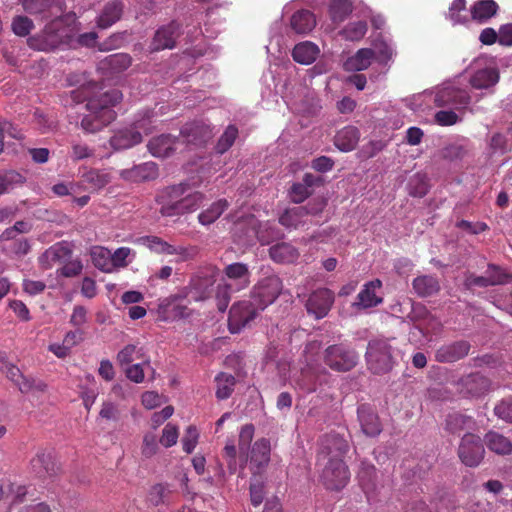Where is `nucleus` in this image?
<instances>
[{"mask_svg":"<svg viewBox=\"0 0 512 512\" xmlns=\"http://www.w3.org/2000/svg\"><path fill=\"white\" fill-rule=\"evenodd\" d=\"M358 478L368 502L375 500L379 488L376 468L373 465H364L359 471Z\"/></svg>","mask_w":512,"mask_h":512,"instance_id":"a878e982","label":"nucleus"},{"mask_svg":"<svg viewBox=\"0 0 512 512\" xmlns=\"http://www.w3.org/2000/svg\"><path fill=\"white\" fill-rule=\"evenodd\" d=\"M409 194L413 197L422 198L428 193V183L426 177L420 174L414 175L408 184Z\"/></svg>","mask_w":512,"mask_h":512,"instance_id":"6e6d98bb","label":"nucleus"},{"mask_svg":"<svg viewBox=\"0 0 512 512\" xmlns=\"http://www.w3.org/2000/svg\"><path fill=\"white\" fill-rule=\"evenodd\" d=\"M485 446L480 436L466 433L461 438L457 455L462 464L469 468L478 467L485 457Z\"/></svg>","mask_w":512,"mask_h":512,"instance_id":"6e6552de","label":"nucleus"},{"mask_svg":"<svg viewBox=\"0 0 512 512\" xmlns=\"http://www.w3.org/2000/svg\"><path fill=\"white\" fill-rule=\"evenodd\" d=\"M455 385L459 395L467 399L482 398L487 395L492 388L491 380L478 372L462 376Z\"/></svg>","mask_w":512,"mask_h":512,"instance_id":"9d476101","label":"nucleus"},{"mask_svg":"<svg viewBox=\"0 0 512 512\" xmlns=\"http://www.w3.org/2000/svg\"><path fill=\"white\" fill-rule=\"evenodd\" d=\"M216 397L220 400L228 399L235 388L236 379L232 374L221 372L215 377Z\"/></svg>","mask_w":512,"mask_h":512,"instance_id":"49530a36","label":"nucleus"},{"mask_svg":"<svg viewBox=\"0 0 512 512\" xmlns=\"http://www.w3.org/2000/svg\"><path fill=\"white\" fill-rule=\"evenodd\" d=\"M470 100L471 97L466 90L454 86H446L437 91L434 103L438 107L464 109L469 105Z\"/></svg>","mask_w":512,"mask_h":512,"instance_id":"2eb2a0df","label":"nucleus"},{"mask_svg":"<svg viewBox=\"0 0 512 512\" xmlns=\"http://www.w3.org/2000/svg\"><path fill=\"white\" fill-rule=\"evenodd\" d=\"M33 472L42 479L54 481L62 472L60 464L51 452L40 451L31 460Z\"/></svg>","mask_w":512,"mask_h":512,"instance_id":"dca6fc26","label":"nucleus"},{"mask_svg":"<svg viewBox=\"0 0 512 512\" xmlns=\"http://www.w3.org/2000/svg\"><path fill=\"white\" fill-rule=\"evenodd\" d=\"M81 183L91 192L99 191L110 183L111 178L108 173L90 169L81 175Z\"/></svg>","mask_w":512,"mask_h":512,"instance_id":"72a5a7b5","label":"nucleus"},{"mask_svg":"<svg viewBox=\"0 0 512 512\" xmlns=\"http://www.w3.org/2000/svg\"><path fill=\"white\" fill-rule=\"evenodd\" d=\"M123 13V3L115 0L107 3L97 19V26L106 29L120 20Z\"/></svg>","mask_w":512,"mask_h":512,"instance_id":"c756f323","label":"nucleus"},{"mask_svg":"<svg viewBox=\"0 0 512 512\" xmlns=\"http://www.w3.org/2000/svg\"><path fill=\"white\" fill-rule=\"evenodd\" d=\"M237 292L236 288L227 281L220 282L215 290V297L217 301L218 310L224 312L231 300L232 294Z\"/></svg>","mask_w":512,"mask_h":512,"instance_id":"3c124183","label":"nucleus"},{"mask_svg":"<svg viewBox=\"0 0 512 512\" xmlns=\"http://www.w3.org/2000/svg\"><path fill=\"white\" fill-rule=\"evenodd\" d=\"M317 465L322 467L320 479L326 489L339 491L348 483L350 474L342 458L317 461Z\"/></svg>","mask_w":512,"mask_h":512,"instance_id":"0eeeda50","label":"nucleus"},{"mask_svg":"<svg viewBox=\"0 0 512 512\" xmlns=\"http://www.w3.org/2000/svg\"><path fill=\"white\" fill-rule=\"evenodd\" d=\"M259 311H261V309H258L257 305H255L251 299L233 304L229 311V331L233 334L239 333L256 318Z\"/></svg>","mask_w":512,"mask_h":512,"instance_id":"f8f14e48","label":"nucleus"},{"mask_svg":"<svg viewBox=\"0 0 512 512\" xmlns=\"http://www.w3.org/2000/svg\"><path fill=\"white\" fill-rule=\"evenodd\" d=\"M375 56V51L370 48L359 49L355 55L349 57L344 62V69L346 71H362L367 69L372 59Z\"/></svg>","mask_w":512,"mask_h":512,"instance_id":"e433bc0d","label":"nucleus"},{"mask_svg":"<svg viewBox=\"0 0 512 512\" xmlns=\"http://www.w3.org/2000/svg\"><path fill=\"white\" fill-rule=\"evenodd\" d=\"M349 443L344 434L331 431L324 434L318 441L317 461L342 458L349 451Z\"/></svg>","mask_w":512,"mask_h":512,"instance_id":"9b49d317","label":"nucleus"},{"mask_svg":"<svg viewBox=\"0 0 512 512\" xmlns=\"http://www.w3.org/2000/svg\"><path fill=\"white\" fill-rule=\"evenodd\" d=\"M471 349L466 340H458L441 345L435 351V360L439 363H454L465 358Z\"/></svg>","mask_w":512,"mask_h":512,"instance_id":"aec40b11","label":"nucleus"},{"mask_svg":"<svg viewBox=\"0 0 512 512\" xmlns=\"http://www.w3.org/2000/svg\"><path fill=\"white\" fill-rule=\"evenodd\" d=\"M352 12L349 0H333L329 7V15L335 24L343 22Z\"/></svg>","mask_w":512,"mask_h":512,"instance_id":"8fccbe9b","label":"nucleus"},{"mask_svg":"<svg viewBox=\"0 0 512 512\" xmlns=\"http://www.w3.org/2000/svg\"><path fill=\"white\" fill-rule=\"evenodd\" d=\"M123 98L119 89H110L105 100L92 99L88 104L90 114L85 115L80 122V127L86 133H97L108 126L116 118L113 107Z\"/></svg>","mask_w":512,"mask_h":512,"instance_id":"7ed1b4c3","label":"nucleus"},{"mask_svg":"<svg viewBox=\"0 0 512 512\" xmlns=\"http://www.w3.org/2000/svg\"><path fill=\"white\" fill-rule=\"evenodd\" d=\"M282 289V280L277 275L267 276L253 287L251 300L258 309L264 310L278 298Z\"/></svg>","mask_w":512,"mask_h":512,"instance_id":"1a4fd4ad","label":"nucleus"},{"mask_svg":"<svg viewBox=\"0 0 512 512\" xmlns=\"http://www.w3.org/2000/svg\"><path fill=\"white\" fill-rule=\"evenodd\" d=\"M279 223L287 229H298L306 223L304 207L287 208L280 216Z\"/></svg>","mask_w":512,"mask_h":512,"instance_id":"ea45409f","label":"nucleus"},{"mask_svg":"<svg viewBox=\"0 0 512 512\" xmlns=\"http://www.w3.org/2000/svg\"><path fill=\"white\" fill-rule=\"evenodd\" d=\"M312 194V191L309 190L305 184H302L301 182L294 183L290 190H289V196L293 203L299 204L305 201L310 195Z\"/></svg>","mask_w":512,"mask_h":512,"instance_id":"0e129e2a","label":"nucleus"},{"mask_svg":"<svg viewBox=\"0 0 512 512\" xmlns=\"http://www.w3.org/2000/svg\"><path fill=\"white\" fill-rule=\"evenodd\" d=\"M318 54V46L309 41L297 44L292 51L294 61L304 65L314 62Z\"/></svg>","mask_w":512,"mask_h":512,"instance_id":"79ce46f5","label":"nucleus"},{"mask_svg":"<svg viewBox=\"0 0 512 512\" xmlns=\"http://www.w3.org/2000/svg\"><path fill=\"white\" fill-rule=\"evenodd\" d=\"M178 440V429L175 425L168 423L163 431L162 436L160 437L159 442L166 448L172 447L177 443Z\"/></svg>","mask_w":512,"mask_h":512,"instance_id":"338daca9","label":"nucleus"},{"mask_svg":"<svg viewBox=\"0 0 512 512\" xmlns=\"http://www.w3.org/2000/svg\"><path fill=\"white\" fill-rule=\"evenodd\" d=\"M132 59L129 54L116 53L105 57L101 61V68L107 69L111 73H120L128 69L131 65Z\"/></svg>","mask_w":512,"mask_h":512,"instance_id":"c03bdc74","label":"nucleus"},{"mask_svg":"<svg viewBox=\"0 0 512 512\" xmlns=\"http://www.w3.org/2000/svg\"><path fill=\"white\" fill-rule=\"evenodd\" d=\"M368 26L366 21H356L349 23L346 25L340 32V34L349 41H359L361 40L366 32H367Z\"/></svg>","mask_w":512,"mask_h":512,"instance_id":"603ef678","label":"nucleus"},{"mask_svg":"<svg viewBox=\"0 0 512 512\" xmlns=\"http://www.w3.org/2000/svg\"><path fill=\"white\" fill-rule=\"evenodd\" d=\"M434 512H452L456 507L455 495L444 486H435L430 498Z\"/></svg>","mask_w":512,"mask_h":512,"instance_id":"bb28decb","label":"nucleus"},{"mask_svg":"<svg viewBox=\"0 0 512 512\" xmlns=\"http://www.w3.org/2000/svg\"><path fill=\"white\" fill-rule=\"evenodd\" d=\"M181 34L182 26L175 20L159 27L150 43V50L157 52L165 49H173L176 46V40Z\"/></svg>","mask_w":512,"mask_h":512,"instance_id":"4468645a","label":"nucleus"},{"mask_svg":"<svg viewBox=\"0 0 512 512\" xmlns=\"http://www.w3.org/2000/svg\"><path fill=\"white\" fill-rule=\"evenodd\" d=\"M79 23L74 13L57 17L47 23L44 29L28 38L30 48L38 51H54L64 46H74Z\"/></svg>","mask_w":512,"mask_h":512,"instance_id":"f257e3e1","label":"nucleus"},{"mask_svg":"<svg viewBox=\"0 0 512 512\" xmlns=\"http://www.w3.org/2000/svg\"><path fill=\"white\" fill-rule=\"evenodd\" d=\"M187 189V184L180 183L160 191L155 198L156 203L160 205V214L164 217H173L198 210L205 200V195L199 191L186 195Z\"/></svg>","mask_w":512,"mask_h":512,"instance_id":"f03ea898","label":"nucleus"},{"mask_svg":"<svg viewBox=\"0 0 512 512\" xmlns=\"http://www.w3.org/2000/svg\"><path fill=\"white\" fill-rule=\"evenodd\" d=\"M11 28L17 36L25 37L34 28V23L27 16L19 15L13 18Z\"/></svg>","mask_w":512,"mask_h":512,"instance_id":"4d7b16f0","label":"nucleus"},{"mask_svg":"<svg viewBox=\"0 0 512 512\" xmlns=\"http://www.w3.org/2000/svg\"><path fill=\"white\" fill-rule=\"evenodd\" d=\"M179 145L180 138L170 134H162L150 139L147 147L154 157L166 158L176 151Z\"/></svg>","mask_w":512,"mask_h":512,"instance_id":"5701e85b","label":"nucleus"},{"mask_svg":"<svg viewBox=\"0 0 512 512\" xmlns=\"http://www.w3.org/2000/svg\"><path fill=\"white\" fill-rule=\"evenodd\" d=\"M359 138L360 133L356 127L346 126L337 132L334 143L339 150L349 152L355 149Z\"/></svg>","mask_w":512,"mask_h":512,"instance_id":"2f4dec72","label":"nucleus"},{"mask_svg":"<svg viewBox=\"0 0 512 512\" xmlns=\"http://www.w3.org/2000/svg\"><path fill=\"white\" fill-rule=\"evenodd\" d=\"M144 128V121H137L130 127H125L114 132L110 138V145L115 150L131 148L142 142L140 129Z\"/></svg>","mask_w":512,"mask_h":512,"instance_id":"f3484780","label":"nucleus"},{"mask_svg":"<svg viewBox=\"0 0 512 512\" xmlns=\"http://www.w3.org/2000/svg\"><path fill=\"white\" fill-rule=\"evenodd\" d=\"M361 429L369 437L379 435L383 429L379 418H360Z\"/></svg>","mask_w":512,"mask_h":512,"instance_id":"e2e57ef3","label":"nucleus"},{"mask_svg":"<svg viewBox=\"0 0 512 512\" xmlns=\"http://www.w3.org/2000/svg\"><path fill=\"white\" fill-rule=\"evenodd\" d=\"M119 175L125 181L140 183L156 179L159 171L154 162H145L129 169H123Z\"/></svg>","mask_w":512,"mask_h":512,"instance_id":"412c9836","label":"nucleus"},{"mask_svg":"<svg viewBox=\"0 0 512 512\" xmlns=\"http://www.w3.org/2000/svg\"><path fill=\"white\" fill-rule=\"evenodd\" d=\"M238 137V128L235 125H229L220 136L215 146V150L218 154H224L227 152L235 140Z\"/></svg>","mask_w":512,"mask_h":512,"instance_id":"5fc2aeb1","label":"nucleus"},{"mask_svg":"<svg viewBox=\"0 0 512 512\" xmlns=\"http://www.w3.org/2000/svg\"><path fill=\"white\" fill-rule=\"evenodd\" d=\"M412 286L414 291L420 297L432 296L438 293L440 290V283L437 277L432 275H422L416 277L412 282Z\"/></svg>","mask_w":512,"mask_h":512,"instance_id":"a19ab883","label":"nucleus"},{"mask_svg":"<svg viewBox=\"0 0 512 512\" xmlns=\"http://www.w3.org/2000/svg\"><path fill=\"white\" fill-rule=\"evenodd\" d=\"M269 255L277 263H294L300 253L292 244L281 242L270 247Z\"/></svg>","mask_w":512,"mask_h":512,"instance_id":"7c9ffc66","label":"nucleus"},{"mask_svg":"<svg viewBox=\"0 0 512 512\" xmlns=\"http://www.w3.org/2000/svg\"><path fill=\"white\" fill-rule=\"evenodd\" d=\"M335 301V294L332 290L322 287L312 291L306 301L305 309L309 316L319 320L326 317Z\"/></svg>","mask_w":512,"mask_h":512,"instance_id":"ddd939ff","label":"nucleus"},{"mask_svg":"<svg viewBox=\"0 0 512 512\" xmlns=\"http://www.w3.org/2000/svg\"><path fill=\"white\" fill-rule=\"evenodd\" d=\"M212 137V130L204 123L192 122L185 124L180 130V144L186 146H202Z\"/></svg>","mask_w":512,"mask_h":512,"instance_id":"a211bd4d","label":"nucleus"},{"mask_svg":"<svg viewBox=\"0 0 512 512\" xmlns=\"http://www.w3.org/2000/svg\"><path fill=\"white\" fill-rule=\"evenodd\" d=\"M71 158L74 161L83 160L94 155V149L90 148L87 144L73 141L71 144Z\"/></svg>","mask_w":512,"mask_h":512,"instance_id":"69168bd1","label":"nucleus"},{"mask_svg":"<svg viewBox=\"0 0 512 512\" xmlns=\"http://www.w3.org/2000/svg\"><path fill=\"white\" fill-rule=\"evenodd\" d=\"M358 359V353L342 343L329 345L323 353L324 363L336 372L351 371L358 364Z\"/></svg>","mask_w":512,"mask_h":512,"instance_id":"423d86ee","label":"nucleus"},{"mask_svg":"<svg viewBox=\"0 0 512 512\" xmlns=\"http://www.w3.org/2000/svg\"><path fill=\"white\" fill-rule=\"evenodd\" d=\"M71 250L63 244L57 243L48 248L40 257V262L45 268H50L56 262L70 256Z\"/></svg>","mask_w":512,"mask_h":512,"instance_id":"a18cd8bd","label":"nucleus"},{"mask_svg":"<svg viewBox=\"0 0 512 512\" xmlns=\"http://www.w3.org/2000/svg\"><path fill=\"white\" fill-rule=\"evenodd\" d=\"M382 287L379 279L367 282L363 289L358 293L353 306L357 309H368L376 307L383 302V298L376 294V291Z\"/></svg>","mask_w":512,"mask_h":512,"instance_id":"b1692460","label":"nucleus"},{"mask_svg":"<svg viewBox=\"0 0 512 512\" xmlns=\"http://www.w3.org/2000/svg\"><path fill=\"white\" fill-rule=\"evenodd\" d=\"M229 202L226 199H219L213 202L207 209L198 215V221L203 226L213 224L228 209Z\"/></svg>","mask_w":512,"mask_h":512,"instance_id":"37998d69","label":"nucleus"},{"mask_svg":"<svg viewBox=\"0 0 512 512\" xmlns=\"http://www.w3.org/2000/svg\"><path fill=\"white\" fill-rule=\"evenodd\" d=\"M485 277L489 281V286H495L507 283L509 275L499 266L489 264L485 271Z\"/></svg>","mask_w":512,"mask_h":512,"instance_id":"13d9d810","label":"nucleus"},{"mask_svg":"<svg viewBox=\"0 0 512 512\" xmlns=\"http://www.w3.org/2000/svg\"><path fill=\"white\" fill-rule=\"evenodd\" d=\"M290 25L297 34H308L316 26V19L312 12L303 9L292 15Z\"/></svg>","mask_w":512,"mask_h":512,"instance_id":"f704fd0d","label":"nucleus"},{"mask_svg":"<svg viewBox=\"0 0 512 512\" xmlns=\"http://www.w3.org/2000/svg\"><path fill=\"white\" fill-rule=\"evenodd\" d=\"M199 438L198 430L195 426L190 425L182 438L183 450L187 454H191L197 445Z\"/></svg>","mask_w":512,"mask_h":512,"instance_id":"680f3d73","label":"nucleus"},{"mask_svg":"<svg viewBox=\"0 0 512 512\" xmlns=\"http://www.w3.org/2000/svg\"><path fill=\"white\" fill-rule=\"evenodd\" d=\"M3 373L6 374L7 378L12 381L22 393H42L46 391L47 385L38 379L25 377L20 369L10 363Z\"/></svg>","mask_w":512,"mask_h":512,"instance_id":"6ab92c4d","label":"nucleus"},{"mask_svg":"<svg viewBox=\"0 0 512 512\" xmlns=\"http://www.w3.org/2000/svg\"><path fill=\"white\" fill-rule=\"evenodd\" d=\"M394 349L387 339H373L368 342L366 362L368 369L377 375L386 374L394 365Z\"/></svg>","mask_w":512,"mask_h":512,"instance_id":"20e7f679","label":"nucleus"},{"mask_svg":"<svg viewBox=\"0 0 512 512\" xmlns=\"http://www.w3.org/2000/svg\"><path fill=\"white\" fill-rule=\"evenodd\" d=\"M270 441L261 438L254 443L251 449L250 462L256 467V472L261 473L270 462Z\"/></svg>","mask_w":512,"mask_h":512,"instance_id":"cd10ccee","label":"nucleus"},{"mask_svg":"<svg viewBox=\"0 0 512 512\" xmlns=\"http://www.w3.org/2000/svg\"><path fill=\"white\" fill-rule=\"evenodd\" d=\"M91 258L95 267L108 272L111 270V252L103 247L96 246L91 250Z\"/></svg>","mask_w":512,"mask_h":512,"instance_id":"864d4df0","label":"nucleus"},{"mask_svg":"<svg viewBox=\"0 0 512 512\" xmlns=\"http://www.w3.org/2000/svg\"><path fill=\"white\" fill-rule=\"evenodd\" d=\"M108 94L109 90L104 91L98 83L88 82L71 91V98L77 104L86 102V108L88 109L90 100H105Z\"/></svg>","mask_w":512,"mask_h":512,"instance_id":"393cba45","label":"nucleus"},{"mask_svg":"<svg viewBox=\"0 0 512 512\" xmlns=\"http://www.w3.org/2000/svg\"><path fill=\"white\" fill-rule=\"evenodd\" d=\"M409 317L414 323H418L417 326L420 329L425 328L428 331H438L440 329V322L422 304H414Z\"/></svg>","mask_w":512,"mask_h":512,"instance_id":"c85d7f7f","label":"nucleus"},{"mask_svg":"<svg viewBox=\"0 0 512 512\" xmlns=\"http://www.w3.org/2000/svg\"><path fill=\"white\" fill-rule=\"evenodd\" d=\"M125 374L127 378L135 383H141L145 377V368H150V365L147 366L146 363L141 360L136 364L126 365Z\"/></svg>","mask_w":512,"mask_h":512,"instance_id":"052dcab7","label":"nucleus"},{"mask_svg":"<svg viewBox=\"0 0 512 512\" xmlns=\"http://www.w3.org/2000/svg\"><path fill=\"white\" fill-rule=\"evenodd\" d=\"M136 243L146 246L151 251L158 254L173 255L174 246L164 241L158 236H143L136 240Z\"/></svg>","mask_w":512,"mask_h":512,"instance_id":"de8ad7c7","label":"nucleus"},{"mask_svg":"<svg viewBox=\"0 0 512 512\" xmlns=\"http://www.w3.org/2000/svg\"><path fill=\"white\" fill-rule=\"evenodd\" d=\"M498 10L499 6L494 0H478L472 5L470 13L473 20L483 23L494 17Z\"/></svg>","mask_w":512,"mask_h":512,"instance_id":"c9c22d12","label":"nucleus"},{"mask_svg":"<svg viewBox=\"0 0 512 512\" xmlns=\"http://www.w3.org/2000/svg\"><path fill=\"white\" fill-rule=\"evenodd\" d=\"M225 278L236 291L246 289L250 285L251 272L245 263L235 262L227 265L223 270Z\"/></svg>","mask_w":512,"mask_h":512,"instance_id":"4be33fe9","label":"nucleus"},{"mask_svg":"<svg viewBox=\"0 0 512 512\" xmlns=\"http://www.w3.org/2000/svg\"><path fill=\"white\" fill-rule=\"evenodd\" d=\"M489 148L492 153H507L509 151V146L506 136L501 133L493 134L489 142Z\"/></svg>","mask_w":512,"mask_h":512,"instance_id":"774afa93","label":"nucleus"},{"mask_svg":"<svg viewBox=\"0 0 512 512\" xmlns=\"http://www.w3.org/2000/svg\"><path fill=\"white\" fill-rule=\"evenodd\" d=\"M25 180V177L15 170L0 172V195L22 185Z\"/></svg>","mask_w":512,"mask_h":512,"instance_id":"09e8293b","label":"nucleus"},{"mask_svg":"<svg viewBox=\"0 0 512 512\" xmlns=\"http://www.w3.org/2000/svg\"><path fill=\"white\" fill-rule=\"evenodd\" d=\"M116 360L120 366L131 365L132 362L139 360H143L147 366H149V356H147L144 352L143 347H139L134 344H128L123 349H121L116 357Z\"/></svg>","mask_w":512,"mask_h":512,"instance_id":"58836bf2","label":"nucleus"},{"mask_svg":"<svg viewBox=\"0 0 512 512\" xmlns=\"http://www.w3.org/2000/svg\"><path fill=\"white\" fill-rule=\"evenodd\" d=\"M483 443L490 451L498 455L504 456L512 453V442L497 432L489 431L486 433Z\"/></svg>","mask_w":512,"mask_h":512,"instance_id":"473e14b6","label":"nucleus"},{"mask_svg":"<svg viewBox=\"0 0 512 512\" xmlns=\"http://www.w3.org/2000/svg\"><path fill=\"white\" fill-rule=\"evenodd\" d=\"M219 269L215 265L200 267L191 277L188 285V295L194 301H204L214 292V285L219 276Z\"/></svg>","mask_w":512,"mask_h":512,"instance_id":"39448f33","label":"nucleus"},{"mask_svg":"<svg viewBox=\"0 0 512 512\" xmlns=\"http://www.w3.org/2000/svg\"><path fill=\"white\" fill-rule=\"evenodd\" d=\"M462 12H466V0H454L449 8V19L454 24H460L467 21V16L462 15Z\"/></svg>","mask_w":512,"mask_h":512,"instance_id":"bf43d9fd","label":"nucleus"},{"mask_svg":"<svg viewBox=\"0 0 512 512\" xmlns=\"http://www.w3.org/2000/svg\"><path fill=\"white\" fill-rule=\"evenodd\" d=\"M498 81L499 72L493 67L478 70L470 78V84L475 89H488Z\"/></svg>","mask_w":512,"mask_h":512,"instance_id":"4c0bfd02","label":"nucleus"}]
</instances>
